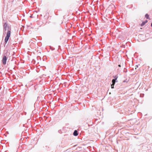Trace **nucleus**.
<instances>
[{
	"label": "nucleus",
	"instance_id": "8",
	"mask_svg": "<svg viewBox=\"0 0 152 152\" xmlns=\"http://www.w3.org/2000/svg\"><path fill=\"white\" fill-rule=\"evenodd\" d=\"M114 84H112L111 85V87L112 88H114Z\"/></svg>",
	"mask_w": 152,
	"mask_h": 152
},
{
	"label": "nucleus",
	"instance_id": "5",
	"mask_svg": "<svg viewBox=\"0 0 152 152\" xmlns=\"http://www.w3.org/2000/svg\"><path fill=\"white\" fill-rule=\"evenodd\" d=\"M8 29H9V28H4V29H3V32H4V33H6V30H8Z\"/></svg>",
	"mask_w": 152,
	"mask_h": 152
},
{
	"label": "nucleus",
	"instance_id": "9",
	"mask_svg": "<svg viewBox=\"0 0 152 152\" xmlns=\"http://www.w3.org/2000/svg\"><path fill=\"white\" fill-rule=\"evenodd\" d=\"M145 24V22H143L142 23V25H144V24Z\"/></svg>",
	"mask_w": 152,
	"mask_h": 152
},
{
	"label": "nucleus",
	"instance_id": "10",
	"mask_svg": "<svg viewBox=\"0 0 152 152\" xmlns=\"http://www.w3.org/2000/svg\"><path fill=\"white\" fill-rule=\"evenodd\" d=\"M118 66H119V67H121V65L120 64H119V65H118Z\"/></svg>",
	"mask_w": 152,
	"mask_h": 152
},
{
	"label": "nucleus",
	"instance_id": "6",
	"mask_svg": "<svg viewBox=\"0 0 152 152\" xmlns=\"http://www.w3.org/2000/svg\"><path fill=\"white\" fill-rule=\"evenodd\" d=\"M3 28H8V27L7 26V25L6 23H5L3 26Z\"/></svg>",
	"mask_w": 152,
	"mask_h": 152
},
{
	"label": "nucleus",
	"instance_id": "4",
	"mask_svg": "<svg viewBox=\"0 0 152 152\" xmlns=\"http://www.w3.org/2000/svg\"><path fill=\"white\" fill-rule=\"evenodd\" d=\"M73 134L75 136H76L78 135V133L77 131L75 130L74 131V132H73Z\"/></svg>",
	"mask_w": 152,
	"mask_h": 152
},
{
	"label": "nucleus",
	"instance_id": "3",
	"mask_svg": "<svg viewBox=\"0 0 152 152\" xmlns=\"http://www.w3.org/2000/svg\"><path fill=\"white\" fill-rule=\"evenodd\" d=\"M118 78V76H115L114 77V79H113L112 80V82L113 83L112 84H115V80L117 79Z\"/></svg>",
	"mask_w": 152,
	"mask_h": 152
},
{
	"label": "nucleus",
	"instance_id": "7",
	"mask_svg": "<svg viewBox=\"0 0 152 152\" xmlns=\"http://www.w3.org/2000/svg\"><path fill=\"white\" fill-rule=\"evenodd\" d=\"M145 17L147 19H149V16L148 14H146L145 15Z\"/></svg>",
	"mask_w": 152,
	"mask_h": 152
},
{
	"label": "nucleus",
	"instance_id": "2",
	"mask_svg": "<svg viewBox=\"0 0 152 152\" xmlns=\"http://www.w3.org/2000/svg\"><path fill=\"white\" fill-rule=\"evenodd\" d=\"M7 59V58L6 56H4L2 58V62L4 65H5L6 64Z\"/></svg>",
	"mask_w": 152,
	"mask_h": 152
},
{
	"label": "nucleus",
	"instance_id": "1",
	"mask_svg": "<svg viewBox=\"0 0 152 152\" xmlns=\"http://www.w3.org/2000/svg\"><path fill=\"white\" fill-rule=\"evenodd\" d=\"M10 33H11V32H10V30H8V31H7V35L5 37V40H4L5 42V43L6 44L7 43V42L9 39V38L10 36Z\"/></svg>",
	"mask_w": 152,
	"mask_h": 152
}]
</instances>
